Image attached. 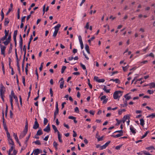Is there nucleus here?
<instances>
[{"instance_id": "1", "label": "nucleus", "mask_w": 155, "mask_h": 155, "mask_svg": "<svg viewBox=\"0 0 155 155\" xmlns=\"http://www.w3.org/2000/svg\"><path fill=\"white\" fill-rule=\"evenodd\" d=\"M123 92L121 91H116L114 93L113 97L114 99L119 98L122 96Z\"/></svg>"}, {"instance_id": "30", "label": "nucleus", "mask_w": 155, "mask_h": 155, "mask_svg": "<svg viewBox=\"0 0 155 155\" xmlns=\"http://www.w3.org/2000/svg\"><path fill=\"white\" fill-rule=\"evenodd\" d=\"M129 67V65H127L125 67H122L123 70L124 71H126Z\"/></svg>"}, {"instance_id": "10", "label": "nucleus", "mask_w": 155, "mask_h": 155, "mask_svg": "<svg viewBox=\"0 0 155 155\" xmlns=\"http://www.w3.org/2000/svg\"><path fill=\"white\" fill-rule=\"evenodd\" d=\"M33 152H34V155H38L40 153H41L42 151H41V152H40V150L38 149H36L34 150Z\"/></svg>"}, {"instance_id": "48", "label": "nucleus", "mask_w": 155, "mask_h": 155, "mask_svg": "<svg viewBox=\"0 0 155 155\" xmlns=\"http://www.w3.org/2000/svg\"><path fill=\"white\" fill-rule=\"evenodd\" d=\"M35 74L37 76V79L38 81V71H37V69L36 68V70H35Z\"/></svg>"}, {"instance_id": "53", "label": "nucleus", "mask_w": 155, "mask_h": 155, "mask_svg": "<svg viewBox=\"0 0 155 155\" xmlns=\"http://www.w3.org/2000/svg\"><path fill=\"white\" fill-rule=\"evenodd\" d=\"M25 61L24 59H23L22 63V70L23 72L24 71V64Z\"/></svg>"}, {"instance_id": "7", "label": "nucleus", "mask_w": 155, "mask_h": 155, "mask_svg": "<svg viewBox=\"0 0 155 155\" xmlns=\"http://www.w3.org/2000/svg\"><path fill=\"white\" fill-rule=\"evenodd\" d=\"M51 129L50 127L49 124H48V125L46 126V128L43 129V130L46 132L47 133H49Z\"/></svg>"}, {"instance_id": "44", "label": "nucleus", "mask_w": 155, "mask_h": 155, "mask_svg": "<svg viewBox=\"0 0 155 155\" xmlns=\"http://www.w3.org/2000/svg\"><path fill=\"white\" fill-rule=\"evenodd\" d=\"M22 82L23 83V85L24 86H25V77L24 76H23L22 77Z\"/></svg>"}, {"instance_id": "39", "label": "nucleus", "mask_w": 155, "mask_h": 155, "mask_svg": "<svg viewBox=\"0 0 155 155\" xmlns=\"http://www.w3.org/2000/svg\"><path fill=\"white\" fill-rule=\"evenodd\" d=\"M66 67L65 66H62V68H61V73L63 74L64 73V71L66 69Z\"/></svg>"}, {"instance_id": "17", "label": "nucleus", "mask_w": 155, "mask_h": 155, "mask_svg": "<svg viewBox=\"0 0 155 155\" xmlns=\"http://www.w3.org/2000/svg\"><path fill=\"white\" fill-rule=\"evenodd\" d=\"M129 94V93L127 94L124 96V97L125 98V100L126 101H128L131 98V96H128Z\"/></svg>"}, {"instance_id": "9", "label": "nucleus", "mask_w": 155, "mask_h": 155, "mask_svg": "<svg viewBox=\"0 0 155 155\" xmlns=\"http://www.w3.org/2000/svg\"><path fill=\"white\" fill-rule=\"evenodd\" d=\"M59 112V109L58 107V102H57L56 104V110L54 112V114L57 115L58 114Z\"/></svg>"}, {"instance_id": "16", "label": "nucleus", "mask_w": 155, "mask_h": 155, "mask_svg": "<svg viewBox=\"0 0 155 155\" xmlns=\"http://www.w3.org/2000/svg\"><path fill=\"white\" fill-rule=\"evenodd\" d=\"M1 90L2 92H3V91H4L5 92V88L2 84H0V92H1Z\"/></svg>"}, {"instance_id": "18", "label": "nucleus", "mask_w": 155, "mask_h": 155, "mask_svg": "<svg viewBox=\"0 0 155 155\" xmlns=\"http://www.w3.org/2000/svg\"><path fill=\"white\" fill-rule=\"evenodd\" d=\"M52 128H53V129H54V132L55 133L57 132L58 134L60 133L59 131H58V130L57 129V127L54 125H52Z\"/></svg>"}, {"instance_id": "58", "label": "nucleus", "mask_w": 155, "mask_h": 155, "mask_svg": "<svg viewBox=\"0 0 155 155\" xmlns=\"http://www.w3.org/2000/svg\"><path fill=\"white\" fill-rule=\"evenodd\" d=\"M89 23L88 22L86 23V25L85 27V28L87 29H88L89 28Z\"/></svg>"}, {"instance_id": "52", "label": "nucleus", "mask_w": 155, "mask_h": 155, "mask_svg": "<svg viewBox=\"0 0 155 155\" xmlns=\"http://www.w3.org/2000/svg\"><path fill=\"white\" fill-rule=\"evenodd\" d=\"M154 91L153 90H148L147 91V92L150 94H153V93Z\"/></svg>"}, {"instance_id": "59", "label": "nucleus", "mask_w": 155, "mask_h": 155, "mask_svg": "<svg viewBox=\"0 0 155 155\" xmlns=\"http://www.w3.org/2000/svg\"><path fill=\"white\" fill-rule=\"evenodd\" d=\"M74 111H75V112L76 113H79V110L78 107H75V108H74Z\"/></svg>"}, {"instance_id": "13", "label": "nucleus", "mask_w": 155, "mask_h": 155, "mask_svg": "<svg viewBox=\"0 0 155 155\" xmlns=\"http://www.w3.org/2000/svg\"><path fill=\"white\" fill-rule=\"evenodd\" d=\"M9 22V19L8 18H5V20L4 25L6 26H7Z\"/></svg>"}, {"instance_id": "54", "label": "nucleus", "mask_w": 155, "mask_h": 155, "mask_svg": "<svg viewBox=\"0 0 155 155\" xmlns=\"http://www.w3.org/2000/svg\"><path fill=\"white\" fill-rule=\"evenodd\" d=\"M9 32V30L7 31L6 29H5V35L6 36H8Z\"/></svg>"}, {"instance_id": "8", "label": "nucleus", "mask_w": 155, "mask_h": 155, "mask_svg": "<svg viewBox=\"0 0 155 155\" xmlns=\"http://www.w3.org/2000/svg\"><path fill=\"white\" fill-rule=\"evenodd\" d=\"M39 127V124L37 121H35L34 125L33 126V128L36 129Z\"/></svg>"}, {"instance_id": "37", "label": "nucleus", "mask_w": 155, "mask_h": 155, "mask_svg": "<svg viewBox=\"0 0 155 155\" xmlns=\"http://www.w3.org/2000/svg\"><path fill=\"white\" fill-rule=\"evenodd\" d=\"M58 30H55V31H54L53 35L54 37L55 38L56 37L58 33Z\"/></svg>"}, {"instance_id": "24", "label": "nucleus", "mask_w": 155, "mask_h": 155, "mask_svg": "<svg viewBox=\"0 0 155 155\" xmlns=\"http://www.w3.org/2000/svg\"><path fill=\"white\" fill-rule=\"evenodd\" d=\"M123 135V134H119L116 135H112L111 136L115 138L118 137L122 136Z\"/></svg>"}, {"instance_id": "35", "label": "nucleus", "mask_w": 155, "mask_h": 155, "mask_svg": "<svg viewBox=\"0 0 155 155\" xmlns=\"http://www.w3.org/2000/svg\"><path fill=\"white\" fill-rule=\"evenodd\" d=\"M106 86L105 85L104 86V88L103 89V90H104L107 93H108L110 92V90H107L106 89Z\"/></svg>"}, {"instance_id": "15", "label": "nucleus", "mask_w": 155, "mask_h": 155, "mask_svg": "<svg viewBox=\"0 0 155 155\" xmlns=\"http://www.w3.org/2000/svg\"><path fill=\"white\" fill-rule=\"evenodd\" d=\"M4 91H3V92H2V91L1 90V92H0V96L2 100L4 102Z\"/></svg>"}, {"instance_id": "61", "label": "nucleus", "mask_w": 155, "mask_h": 155, "mask_svg": "<svg viewBox=\"0 0 155 155\" xmlns=\"http://www.w3.org/2000/svg\"><path fill=\"white\" fill-rule=\"evenodd\" d=\"M33 37H32V35H31L30 36V38L29 39V41L28 42V43H29L30 44L31 43V40L33 39Z\"/></svg>"}, {"instance_id": "28", "label": "nucleus", "mask_w": 155, "mask_h": 155, "mask_svg": "<svg viewBox=\"0 0 155 155\" xmlns=\"http://www.w3.org/2000/svg\"><path fill=\"white\" fill-rule=\"evenodd\" d=\"M147 117H151L152 118L155 117V113H153L147 116Z\"/></svg>"}, {"instance_id": "34", "label": "nucleus", "mask_w": 155, "mask_h": 155, "mask_svg": "<svg viewBox=\"0 0 155 155\" xmlns=\"http://www.w3.org/2000/svg\"><path fill=\"white\" fill-rule=\"evenodd\" d=\"M146 149L148 150H150L151 149L154 150L155 149L154 147L153 146H151L148 147H146Z\"/></svg>"}, {"instance_id": "56", "label": "nucleus", "mask_w": 155, "mask_h": 155, "mask_svg": "<svg viewBox=\"0 0 155 155\" xmlns=\"http://www.w3.org/2000/svg\"><path fill=\"white\" fill-rule=\"evenodd\" d=\"M18 31L17 30H15L14 32L13 37H16Z\"/></svg>"}, {"instance_id": "47", "label": "nucleus", "mask_w": 155, "mask_h": 155, "mask_svg": "<svg viewBox=\"0 0 155 155\" xmlns=\"http://www.w3.org/2000/svg\"><path fill=\"white\" fill-rule=\"evenodd\" d=\"M81 66L83 70H86V68L85 66L83 64L81 63H80Z\"/></svg>"}, {"instance_id": "36", "label": "nucleus", "mask_w": 155, "mask_h": 155, "mask_svg": "<svg viewBox=\"0 0 155 155\" xmlns=\"http://www.w3.org/2000/svg\"><path fill=\"white\" fill-rule=\"evenodd\" d=\"M95 38V37L94 36H93L90 39H89L88 40V41L89 42L90 45H91V41L94 40Z\"/></svg>"}, {"instance_id": "12", "label": "nucleus", "mask_w": 155, "mask_h": 155, "mask_svg": "<svg viewBox=\"0 0 155 155\" xmlns=\"http://www.w3.org/2000/svg\"><path fill=\"white\" fill-rule=\"evenodd\" d=\"M27 132H25V131H24L23 132L21 133L19 137V138L20 139L22 138H23L25 136V135L26 134H27Z\"/></svg>"}, {"instance_id": "57", "label": "nucleus", "mask_w": 155, "mask_h": 155, "mask_svg": "<svg viewBox=\"0 0 155 155\" xmlns=\"http://www.w3.org/2000/svg\"><path fill=\"white\" fill-rule=\"evenodd\" d=\"M44 63H42L41 64L40 67L39 68V70L40 71H41L42 70V68L43 67V65Z\"/></svg>"}, {"instance_id": "25", "label": "nucleus", "mask_w": 155, "mask_h": 155, "mask_svg": "<svg viewBox=\"0 0 155 155\" xmlns=\"http://www.w3.org/2000/svg\"><path fill=\"white\" fill-rule=\"evenodd\" d=\"M58 144L55 141L53 143V146L55 148L56 150H57L58 149L57 146Z\"/></svg>"}, {"instance_id": "32", "label": "nucleus", "mask_w": 155, "mask_h": 155, "mask_svg": "<svg viewBox=\"0 0 155 155\" xmlns=\"http://www.w3.org/2000/svg\"><path fill=\"white\" fill-rule=\"evenodd\" d=\"M8 141L9 142V144H12V145H14V142L12 138L8 140Z\"/></svg>"}, {"instance_id": "62", "label": "nucleus", "mask_w": 155, "mask_h": 155, "mask_svg": "<svg viewBox=\"0 0 155 155\" xmlns=\"http://www.w3.org/2000/svg\"><path fill=\"white\" fill-rule=\"evenodd\" d=\"M122 146V145H121L120 146H116L115 148L117 150H119L120 149V148Z\"/></svg>"}, {"instance_id": "40", "label": "nucleus", "mask_w": 155, "mask_h": 155, "mask_svg": "<svg viewBox=\"0 0 155 155\" xmlns=\"http://www.w3.org/2000/svg\"><path fill=\"white\" fill-rule=\"evenodd\" d=\"M13 147L11 146L10 149L9 150L8 153V155H10V154L11 153V152L13 150Z\"/></svg>"}, {"instance_id": "31", "label": "nucleus", "mask_w": 155, "mask_h": 155, "mask_svg": "<svg viewBox=\"0 0 155 155\" xmlns=\"http://www.w3.org/2000/svg\"><path fill=\"white\" fill-rule=\"evenodd\" d=\"M3 9L2 10L1 12V16L2 17L1 19V21H2V20H3V19L4 18V13L2 11Z\"/></svg>"}, {"instance_id": "14", "label": "nucleus", "mask_w": 155, "mask_h": 155, "mask_svg": "<svg viewBox=\"0 0 155 155\" xmlns=\"http://www.w3.org/2000/svg\"><path fill=\"white\" fill-rule=\"evenodd\" d=\"M43 134L42 130L40 128L39 130H38L37 132L36 135H41Z\"/></svg>"}, {"instance_id": "3", "label": "nucleus", "mask_w": 155, "mask_h": 155, "mask_svg": "<svg viewBox=\"0 0 155 155\" xmlns=\"http://www.w3.org/2000/svg\"><path fill=\"white\" fill-rule=\"evenodd\" d=\"M106 97L105 95H104L102 96L101 97V101H102V100H104L103 103V104H106L107 101L108 99L107 98H106Z\"/></svg>"}, {"instance_id": "42", "label": "nucleus", "mask_w": 155, "mask_h": 155, "mask_svg": "<svg viewBox=\"0 0 155 155\" xmlns=\"http://www.w3.org/2000/svg\"><path fill=\"white\" fill-rule=\"evenodd\" d=\"M10 42V41H8V40H6L5 41H4L3 42V43L5 45H8L9 43Z\"/></svg>"}, {"instance_id": "60", "label": "nucleus", "mask_w": 155, "mask_h": 155, "mask_svg": "<svg viewBox=\"0 0 155 155\" xmlns=\"http://www.w3.org/2000/svg\"><path fill=\"white\" fill-rule=\"evenodd\" d=\"M9 98H10V103H12L13 101V100L12 99V97L11 95H10L9 96Z\"/></svg>"}, {"instance_id": "29", "label": "nucleus", "mask_w": 155, "mask_h": 155, "mask_svg": "<svg viewBox=\"0 0 155 155\" xmlns=\"http://www.w3.org/2000/svg\"><path fill=\"white\" fill-rule=\"evenodd\" d=\"M140 124L142 126H143L144 124V120L142 118L140 120Z\"/></svg>"}, {"instance_id": "38", "label": "nucleus", "mask_w": 155, "mask_h": 155, "mask_svg": "<svg viewBox=\"0 0 155 155\" xmlns=\"http://www.w3.org/2000/svg\"><path fill=\"white\" fill-rule=\"evenodd\" d=\"M125 111L126 110L125 109H123L121 110H119L118 114L119 115H121L123 112H125Z\"/></svg>"}, {"instance_id": "27", "label": "nucleus", "mask_w": 155, "mask_h": 155, "mask_svg": "<svg viewBox=\"0 0 155 155\" xmlns=\"http://www.w3.org/2000/svg\"><path fill=\"white\" fill-rule=\"evenodd\" d=\"M61 26V25L59 24H58L56 26H55L54 28L55 30H58V31L59 30V28H60Z\"/></svg>"}, {"instance_id": "4", "label": "nucleus", "mask_w": 155, "mask_h": 155, "mask_svg": "<svg viewBox=\"0 0 155 155\" xmlns=\"http://www.w3.org/2000/svg\"><path fill=\"white\" fill-rule=\"evenodd\" d=\"M0 47L1 49V54L4 55L6 47L5 46H2L1 44L0 45Z\"/></svg>"}, {"instance_id": "64", "label": "nucleus", "mask_w": 155, "mask_h": 155, "mask_svg": "<svg viewBox=\"0 0 155 155\" xmlns=\"http://www.w3.org/2000/svg\"><path fill=\"white\" fill-rule=\"evenodd\" d=\"M7 36L5 35L2 38L1 40H2V41H3L5 40L7 38Z\"/></svg>"}, {"instance_id": "33", "label": "nucleus", "mask_w": 155, "mask_h": 155, "mask_svg": "<svg viewBox=\"0 0 155 155\" xmlns=\"http://www.w3.org/2000/svg\"><path fill=\"white\" fill-rule=\"evenodd\" d=\"M64 81H61L60 83V87L61 89H62L64 87Z\"/></svg>"}, {"instance_id": "6", "label": "nucleus", "mask_w": 155, "mask_h": 155, "mask_svg": "<svg viewBox=\"0 0 155 155\" xmlns=\"http://www.w3.org/2000/svg\"><path fill=\"white\" fill-rule=\"evenodd\" d=\"M110 143V141H109L107 142L104 145L102 146H101L100 150H103V149H105L107 146H108V144Z\"/></svg>"}, {"instance_id": "45", "label": "nucleus", "mask_w": 155, "mask_h": 155, "mask_svg": "<svg viewBox=\"0 0 155 155\" xmlns=\"http://www.w3.org/2000/svg\"><path fill=\"white\" fill-rule=\"evenodd\" d=\"M22 45H23V40H20L19 46L20 47V48L21 49V50L22 49Z\"/></svg>"}, {"instance_id": "22", "label": "nucleus", "mask_w": 155, "mask_h": 155, "mask_svg": "<svg viewBox=\"0 0 155 155\" xmlns=\"http://www.w3.org/2000/svg\"><path fill=\"white\" fill-rule=\"evenodd\" d=\"M58 134V140L60 143H62V140L61 139V136L60 135V133Z\"/></svg>"}, {"instance_id": "41", "label": "nucleus", "mask_w": 155, "mask_h": 155, "mask_svg": "<svg viewBox=\"0 0 155 155\" xmlns=\"http://www.w3.org/2000/svg\"><path fill=\"white\" fill-rule=\"evenodd\" d=\"M130 118V117L128 115H126L124 116L123 119H126V120L127 119L129 120Z\"/></svg>"}, {"instance_id": "51", "label": "nucleus", "mask_w": 155, "mask_h": 155, "mask_svg": "<svg viewBox=\"0 0 155 155\" xmlns=\"http://www.w3.org/2000/svg\"><path fill=\"white\" fill-rule=\"evenodd\" d=\"M142 152H143V153L145 155H153L152 154H150L148 152H147L146 151H143Z\"/></svg>"}, {"instance_id": "2", "label": "nucleus", "mask_w": 155, "mask_h": 155, "mask_svg": "<svg viewBox=\"0 0 155 155\" xmlns=\"http://www.w3.org/2000/svg\"><path fill=\"white\" fill-rule=\"evenodd\" d=\"M4 111H2V117L3 120V124L4 128L6 132L8 131V130L7 129V127L6 125V123L5 122V119L4 118Z\"/></svg>"}, {"instance_id": "19", "label": "nucleus", "mask_w": 155, "mask_h": 155, "mask_svg": "<svg viewBox=\"0 0 155 155\" xmlns=\"http://www.w3.org/2000/svg\"><path fill=\"white\" fill-rule=\"evenodd\" d=\"M25 129L24 131H25V132H27L28 130V121L27 120H26V123H25Z\"/></svg>"}, {"instance_id": "21", "label": "nucleus", "mask_w": 155, "mask_h": 155, "mask_svg": "<svg viewBox=\"0 0 155 155\" xmlns=\"http://www.w3.org/2000/svg\"><path fill=\"white\" fill-rule=\"evenodd\" d=\"M31 136V133L29 134L28 135V137H27L26 138V140L25 142V144L26 145V147H27V142L28 141V139L29 138H30V137Z\"/></svg>"}, {"instance_id": "43", "label": "nucleus", "mask_w": 155, "mask_h": 155, "mask_svg": "<svg viewBox=\"0 0 155 155\" xmlns=\"http://www.w3.org/2000/svg\"><path fill=\"white\" fill-rule=\"evenodd\" d=\"M33 143H35L38 145H40L41 144V143L39 140H37L35 141H34Z\"/></svg>"}, {"instance_id": "5", "label": "nucleus", "mask_w": 155, "mask_h": 155, "mask_svg": "<svg viewBox=\"0 0 155 155\" xmlns=\"http://www.w3.org/2000/svg\"><path fill=\"white\" fill-rule=\"evenodd\" d=\"M78 38L80 43L81 44V48L82 49H83L84 46L81 36V35H79L78 37Z\"/></svg>"}, {"instance_id": "11", "label": "nucleus", "mask_w": 155, "mask_h": 155, "mask_svg": "<svg viewBox=\"0 0 155 155\" xmlns=\"http://www.w3.org/2000/svg\"><path fill=\"white\" fill-rule=\"evenodd\" d=\"M85 48L86 51H87V53L88 54H90V51L89 47L87 44L85 45Z\"/></svg>"}, {"instance_id": "23", "label": "nucleus", "mask_w": 155, "mask_h": 155, "mask_svg": "<svg viewBox=\"0 0 155 155\" xmlns=\"http://www.w3.org/2000/svg\"><path fill=\"white\" fill-rule=\"evenodd\" d=\"M149 86H150V88H152L155 87V84L153 82L149 84Z\"/></svg>"}, {"instance_id": "55", "label": "nucleus", "mask_w": 155, "mask_h": 155, "mask_svg": "<svg viewBox=\"0 0 155 155\" xmlns=\"http://www.w3.org/2000/svg\"><path fill=\"white\" fill-rule=\"evenodd\" d=\"M50 93L51 97H53V91L52 90V89L51 88H50Z\"/></svg>"}, {"instance_id": "46", "label": "nucleus", "mask_w": 155, "mask_h": 155, "mask_svg": "<svg viewBox=\"0 0 155 155\" xmlns=\"http://www.w3.org/2000/svg\"><path fill=\"white\" fill-rule=\"evenodd\" d=\"M48 120L46 118H44V124L45 125H46L48 122Z\"/></svg>"}, {"instance_id": "63", "label": "nucleus", "mask_w": 155, "mask_h": 155, "mask_svg": "<svg viewBox=\"0 0 155 155\" xmlns=\"http://www.w3.org/2000/svg\"><path fill=\"white\" fill-rule=\"evenodd\" d=\"M114 81L116 83L120 84V81L118 79H115Z\"/></svg>"}, {"instance_id": "49", "label": "nucleus", "mask_w": 155, "mask_h": 155, "mask_svg": "<svg viewBox=\"0 0 155 155\" xmlns=\"http://www.w3.org/2000/svg\"><path fill=\"white\" fill-rule=\"evenodd\" d=\"M6 132V134H7V137L8 138V140L11 138V137H10V134L8 132V131H7V132Z\"/></svg>"}, {"instance_id": "26", "label": "nucleus", "mask_w": 155, "mask_h": 155, "mask_svg": "<svg viewBox=\"0 0 155 155\" xmlns=\"http://www.w3.org/2000/svg\"><path fill=\"white\" fill-rule=\"evenodd\" d=\"M13 47V45L12 44H10V46L9 48V50H8V53L10 54V53H11L12 51V49Z\"/></svg>"}, {"instance_id": "20", "label": "nucleus", "mask_w": 155, "mask_h": 155, "mask_svg": "<svg viewBox=\"0 0 155 155\" xmlns=\"http://www.w3.org/2000/svg\"><path fill=\"white\" fill-rule=\"evenodd\" d=\"M130 129L131 132L134 134H135L136 133V130L133 127H130Z\"/></svg>"}, {"instance_id": "50", "label": "nucleus", "mask_w": 155, "mask_h": 155, "mask_svg": "<svg viewBox=\"0 0 155 155\" xmlns=\"http://www.w3.org/2000/svg\"><path fill=\"white\" fill-rule=\"evenodd\" d=\"M97 82L100 83V82H104L105 81V80L104 79H99L98 80H97Z\"/></svg>"}]
</instances>
